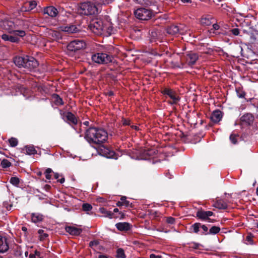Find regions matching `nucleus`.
<instances>
[{"mask_svg":"<svg viewBox=\"0 0 258 258\" xmlns=\"http://www.w3.org/2000/svg\"><path fill=\"white\" fill-rule=\"evenodd\" d=\"M85 138L90 144L100 145L107 141L108 133L104 129L91 127L87 131Z\"/></svg>","mask_w":258,"mask_h":258,"instance_id":"f257e3e1","label":"nucleus"},{"mask_svg":"<svg viewBox=\"0 0 258 258\" xmlns=\"http://www.w3.org/2000/svg\"><path fill=\"white\" fill-rule=\"evenodd\" d=\"M109 24L106 22L104 23L101 19H95L93 20L89 25L90 30L94 34L99 35L103 32H108Z\"/></svg>","mask_w":258,"mask_h":258,"instance_id":"f03ea898","label":"nucleus"},{"mask_svg":"<svg viewBox=\"0 0 258 258\" xmlns=\"http://www.w3.org/2000/svg\"><path fill=\"white\" fill-rule=\"evenodd\" d=\"M77 13L81 15H93L97 14L98 8L93 3L85 2L80 5L77 9Z\"/></svg>","mask_w":258,"mask_h":258,"instance_id":"7ed1b4c3","label":"nucleus"},{"mask_svg":"<svg viewBox=\"0 0 258 258\" xmlns=\"http://www.w3.org/2000/svg\"><path fill=\"white\" fill-rule=\"evenodd\" d=\"M0 26L9 33H14L16 36L23 37L26 35V32L24 31H18L15 29V23L14 21L6 19L2 20L0 21Z\"/></svg>","mask_w":258,"mask_h":258,"instance_id":"20e7f679","label":"nucleus"},{"mask_svg":"<svg viewBox=\"0 0 258 258\" xmlns=\"http://www.w3.org/2000/svg\"><path fill=\"white\" fill-rule=\"evenodd\" d=\"M92 60L98 64H106L112 61V56L107 53L98 52L91 56Z\"/></svg>","mask_w":258,"mask_h":258,"instance_id":"39448f33","label":"nucleus"},{"mask_svg":"<svg viewBox=\"0 0 258 258\" xmlns=\"http://www.w3.org/2000/svg\"><path fill=\"white\" fill-rule=\"evenodd\" d=\"M137 19L141 20H148L153 16V12L150 9L141 8L136 10L134 12Z\"/></svg>","mask_w":258,"mask_h":258,"instance_id":"423d86ee","label":"nucleus"},{"mask_svg":"<svg viewBox=\"0 0 258 258\" xmlns=\"http://www.w3.org/2000/svg\"><path fill=\"white\" fill-rule=\"evenodd\" d=\"M162 93L164 95L168 96L172 100L170 103L171 104H177L180 100L179 96L176 94V93L170 88H165L162 91Z\"/></svg>","mask_w":258,"mask_h":258,"instance_id":"0eeeda50","label":"nucleus"},{"mask_svg":"<svg viewBox=\"0 0 258 258\" xmlns=\"http://www.w3.org/2000/svg\"><path fill=\"white\" fill-rule=\"evenodd\" d=\"M86 44L83 40H75L68 45V49L72 51H76L85 48Z\"/></svg>","mask_w":258,"mask_h":258,"instance_id":"6e6552de","label":"nucleus"},{"mask_svg":"<svg viewBox=\"0 0 258 258\" xmlns=\"http://www.w3.org/2000/svg\"><path fill=\"white\" fill-rule=\"evenodd\" d=\"M184 57L186 64L189 66L194 65L199 59L198 54L192 51L186 52Z\"/></svg>","mask_w":258,"mask_h":258,"instance_id":"1a4fd4ad","label":"nucleus"},{"mask_svg":"<svg viewBox=\"0 0 258 258\" xmlns=\"http://www.w3.org/2000/svg\"><path fill=\"white\" fill-rule=\"evenodd\" d=\"M38 66V61L33 57L26 56V61L25 62V69L28 71L34 70Z\"/></svg>","mask_w":258,"mask_h":258,"instance_id":"9d476101","label":"nucleus"},{"mask_svg":"<svg viewBox=\"0 0 258 258\" xmlns=\"http://www.w3.org/2000/svg\"><path fill=\"white\" fill-rule=\"evenodd\" d=\"M15 29L18 31H24L29 28L30 22L27 20L17 19L14 21Z\"/></svg>","mask_w":258,"mask_h":258,"instance_id":"9b49d317","label":"nucleus"},{"mask_svg":"<svg viewBox=\"0 0 258 258\" xmlns=\"http://www.w3.org/2000/svg\"><path fill=\"white\" fill-rule=\"evenodd\" d=\"M240 122L241 124L246 126L252 125L254 120V116L250 113L244 114L240 117Z\"/></svg>","mask_w":258,"mask_h":258,"instance_id":"f8f14e48","label":"nucleus"},{"mask_svg":"<svg viewBox=\"0 0 258 258\" xmlns=\"http://www.w3.org/2000/svg\"><path fill=\"white\" fill-rule=\"evenodd\" d=\"M155 154V151L153 149H143L141 151L137 158L139 160H147L153 156Z\"/></svg>","mask_w":258,"mask_h":258,"instance_id":"ddd939ff","label":"nucleus"},{"mask_svg":"<svg viewBox=\"0 0 258 258\" xmlns=\"http://www.w3.org/2000/svg\"><path fill=\"white\" fill-rule=\"evenodd\" d=\"M182 27L183 26L181 25L180 26L172 25L167 28V32L171 35H176L177 34L183 35L184 31Z\"/></svg>","mask_w":258,"mask_h":258,"instance_id":"4468645a","label":"nucleus"},{"mask_svg":"<svg viewBox=\"0 0 258 258\" xmlns=\"http://www.w3.org/2000/svg\"><path fill=\"white\" fill-rule=\"evenodd\" d=\"M65 230L67 232L73 236H78L82 232V228L77 227L74 225L66 226L65 227Z\"/></svg>","mask_w":258,"mask_h":258,"instance_id":"2eb2a0df","label":"nucleus"},{"mask_svg":"<svg viewBox=\"0 0 258 258\" xmlns=\"http://www.w3.org/2000/svg\"><path fill=\"white\" fill-rule=\"evenodd\" d=\"M37 6V3L35 1H31L26 2L20 9L21 12H28L34 9Z\"/></svg>","mask_w":258,"mask_h":258,"instance_id":"dca6fc26","label":"nucleus"},{"mask_svg":"<svg viewBox=\"0 0 258 258\" xmlns=\"http://www.w3.org/2000/svg\"><path fill=\"white\" fill-rule=\"evenodd\" d=\"M9 249L7 238L0 235V253H5Z\"/></svg>","mask_w":258,"mask_h":258,"instance_id":"f3484780","label":"nucleus"},{"mask_svg":"<svg viewBox=\"0 0 258 258\" xmlns=\"http://www.w3.org/2000/svg\"><path fill=\"white\" fill-rule=\"evenodd\" d=\"M213 213L211 211H205L203 210L198 211L197 213V216L200 219L203 220H209V217L212 216Z\"/></svg>","mask_w":258,"mask_h":258,"instance_id":"a211bd4d","label":"nucleus"},{"mask_svg":"<svg viewBox=\"0 0 258 258\" xmlns=\"http://www.w3.org/2000/svg\"><path fill=\"white\" fill-rule=\"evenodd\" d=\"M44 14L48 15L51 17H55L58 14L57 10L53 6H49L45 8L43 10Z\"/></svg>","mask_w":258,"mask_h":258,"instance_id":"6ab92c4d","label":"nucleus"},{"mask_svg":"<svg viewBox=\"0 0 258 258\" xmlns=\"http://www.w3.org/2000/svg\"><path fill=\"white\" fill-rule=\"evenodd\" d=\"M63 119L68 121L69 123L73 124H76L78 122L76 117L71 112H68L65 114L63 116Z\"/></svg>","mask_w":258,"mask_h":258,"instance_id":"aec40b11","label":"nucleus"},{"mask_svg":"<svg viewBox=\"0 0 258 258\" xmlns=\"http://www.w3.org/2000/svg\"><path fill=\"white\" fill-rule=\"evenodd\" d=\"M222 116H223V114H222V112L220 110L217 109V110L214 111L212 112L210 118H211V120L213 122L217 123L221 120Z\"/></svg>","mask_w":258,"mask_h":258,"instance_id":"412c9836","label":"nucleus"},{"mask_svg":"<svg viewBox=\"0 0 258 258\" xmlns=\"http://www.w3.org/2000/svg\"><path fill=\"white\" fill-rule=\"evenodd\" d=\"M116 228L119 231H126L129 230L131 228V225L127 222H119L117 223L115 225Z\"/></svg>","mask_w":258,"mask_h":258,"instance_id":"4be33fe9","label":"nucleus"},{"mask_svg":"<svg viewBox=\"0 0 258 258\" xmlns=\"http://www.w3.org/2000/svg\"><path fill=\"white\" fill-rule=\"evenodd\" d=\"M15 64L19 68H25V62L26 61V56L24 57L17 56L14 60Z\"/></svg>","mask_w":258,"mask_h":258,"instance_id":"5701e85b","label":"nucleus"},{"mask_svg":"<svg viewBox=\"0 0 258 258\" xmlns=\"http://www.w3.org/2000/svg\"><path fill=\"white\" fill-rule=\"evenodd\" d=\"M61 29L62 31L68 33H76L78 31V28L76 26L73 25L62 27Z\"/></svg>","mask_w":258,"mask_h":258,"instance_id":"b1692460","label":"nucleus"},{"mask_svg":"<svg viewBox=\"0 0 258 258\" xmlns=\"http://www.w3.org/2000/svg\"><path fill=\"white\" fill-rule=\"evenodd\" d=\"M213 206L214 207L219 209H226L227 207L226 203L222 200H217Z\"/></svg>","mask_w":258,"mask_h":258,"instance_id":"393cba45","label":"nucleus"},{"mask_svg":"<svg viewBox=\"0 0 258 258\" xmlns=\"http://www.w3.org/2000/svg\"><path fill=\"white\" fill-rule=\"evenodd\" d=\"M17 36H13L4 34L2 35V38L4 41H9L11 42H18L19 39Z\"/></svg>","mask_w":258,"mask_h":258,"instance_id":"a878e982","label":"nucleus"},{"mask_svg":"<svg viewBox=\"0 0 258 258\" xmlns=\"http://www.w3.org/2000/svg\"><path fill=\"white\" fill-rule=\"evenodd\" d=\"M249 35L250 42L252 43L258 44V30H254Z\"/></svg>","mask_w":258,"mask_h":258,"instance_id":"bb28decb","label":"nucleus"},{"mask_svg":"<svg viewBox=\"0 0 258 258\" xmlns=\"http://www.w3.org/2000/svg\"><path fill=\"white\" fill-rule=\"evenodd\" d=\"M43 216L39 213H32L31 214V220L33 223H36L42 221Z\"/></svg>","mask_w":258,"mask_h":258,"instance_id":"cd10ccee","label":"nucleus"},{"mask_svg":"<svg viewBox=\"0 0 258 258\" xmlns=\"http://www.w3.org/2000/svg\"><path fill=\"white\" fill-rule=\"evenodd\" d=\"M52 100L55 105L57 106L63 104L62 99L57 94H53L52 95Z\"/></svg>","mask_w":258,"mask_h":258,"instance_id":"c85d7f7f","label":"nucleus"},{"mask_svg":"<svg viewBox=\"0 0 258 258\" xmlns=\"http://www.w3.org/2000/svg\"><path fill=\"white\" fill-rule=\"evenodd\" d=\"M99 212L101 213L104 214V216L106 217H108L110 219L113 218V213L111 211H107L104 208H100L99 209Z\"/></svg>","mask_w":258,"mask_h":258,"instance_id":"c756f323","label":"nucleus"},{"mask_svg":"<svg viewBox=\"0 0 258 258\" xmlns=\"http://www.w3.org/2000/svg\"><path fill=\"white\" fill-rule=\"evenodd\" d=\"M26 153L28 155H34L37 153V151L33 146L26 147Z\"/></svg>","mask_w":258,"mask_h":258,"instance_id":"7c9ffc66","label":"nucleus"},{"mask_svg":"<svg viewBox=\"0 0 258 258\" xmlns=\"http://www.w3.org/2000/svg\"><path fill=\"white\" fill-rule=\"evenodd\" d=\"M212 20H213L212 19H210V18H207V17L202 18L201 20V23L203 25L209 26L213 23V22L212 21Z\"/></svg>","mask_w":258,"mask_h":258,"instance_id":"2f4dec72","label":"nucleus"},{"mask_svg":"<svg viewBox=\"0 0 258 258\" xmlns=\"http://www.w3.org/2000/svg\"><path fill=\"white\" fill-rule=\"evenodd\" d=\"M201 228V224L200 223H196L191 226L190 230L195 233H198Z\"/></svg>","mask_w":258,"mask_h":258,"instance_id":"473e14b6","label":"nucleus"},{"mask_svg":"<svg viewBox=\"0 0 258 258\" xmlns=\"http://www.w3.org/2000/svg\"><path fill=\"white\" fill-rule=\"evenodd\" d=\"M220 231V228L218 226H212L209 231V234H216L218 233Z\"/></svg>","mask_w":258,"mask_h":258,"instance_id":"72a5a7b5","label":"nucleus"},{"mask_svg":"<svg viewBox=\"0 0 258 258\" xmlns=\"http://www.w3.org/2000/svg\"><path fill=\"white\" fill-rule=\"evenodd\" d=\"M38 233L39 235V239L41 241L45 239L48 236L47 233H44V230L42 229H39L38 231Z\"/></svg>","mask_w":258,"mask_h":258,"instance_id":"f704fd0d","label":"nucleus"},{"mask_svg":"<svg viewBox=\"0 0 258 258\" xmlns=\"http://www.w3.org/2000/svg\"><path fill=\"white\" fill-rule=\"evenodd\" d=\"M10 182L15 186H18L20 183V179L17 177H12L10 178Z\"/></svg>","mask_w":258,"mask_h":258,"instance_id":"c9c22d12","label":"nucleus"},{"mask_svg":"<svg viewBox=\"0 0 258 258\" xmlns=\"http://www.w3.org/2000/svg\"><path fill=\"white\" fill-rule=\"evenodd\" d=\"M1 165L4 168L10 167L12 165V163L7 159H4L1 162Z\"/></svg>","mask_w":258,"mask_h":258,"instance_id":"e433bc0d","label":"nucleus"},{"mask_svg":"<svg viewBox=\"0 0 258 258\" xmlns=\"http://www.w3.org/2000/svg\"><path fill=\"white\" fill-rule=\"evenodd\" d=\"M116 256L118 258H125L126 256L124 250L122 248H118L116 251Z\"/></svg>","mask_w":258,"mask_h":258,"instance_id":"4c0bfd02","label":"nucleus"},{"mask_svg":"<svg viewBox=\"0 0 258 258\" xmlns=\"http://www.w3.org/2000/svg\"><path fill=\"white\" fill-rule=\"evenodd\" d=\"M126 198L125 196H122L121 197L120 200L123 202V204L124 205V206L125 207H132V204L130 202V201H127Z\"/></svg>","mask_w":258,"mask_h":258,"instance_id":"58836bf2","label":"nucleus"},{"mask_svg":"<svg viewBox=\"0 0 258 258\" xmlns=\"http://www.w3.org/2000/svg\"><path fill=\"white\" fill-rule=\"evenodd\" d=\"M10 145L12 147H15L17 146L18 141L16 138H11L9 140Z\"/></svg>","mask_w":258,"mask_h":258,"instance_id":"ea45409f","label":"nucleus"},{"mask_svg":"<svg viewBox=\"0 0 258 258\" xmlns=\"http://www.w3.org/2000/svg\"><path fill=\"white\" fill-rule=\"evenodd\" d=\"M236 94L237 96L239 98H244L245 95V93L240 88H236Z\"/></svg>","mask_w":258,"mask_h":258,"instance_id":"a19ab883","label":"nucleus"},{"mask_svg":"<svg viewBox=\"0 0 258 258\" xmlns=\"http://www.w3.org/2000/svg\"><path fill=\"white\" fill-rule=\"evenodd\" d=\"M244 243L246 244H253V239H252V236L251 234L248 235L245 237V239L244 240Z\"/></svg>","mask_w":258,"mask_h":258,"instance_id":"79ce46f5","label":"nucleus"},{"mask_svg":"<svg viewBox=\"0 0 258 258\" xmlns=\"http://www.w3.org/2000/svg\"><path fill=\"white\" fill-rule=\"evenodd\" d=\"M82 209L84 211L89 212L92 209V206L89 204H83L82 205Z\"/></svg>","mask_w":258,"mask_h":258,"instance_id":"37998d69","label":"nucleus"},{"mask_svg":"<svg viewBox=\"0 0 258 258\" xmlns=\"http://www.w3.org/2000/svg\"><path fill=\"white\" fill-rule=\"evenodd\" d=\"M105 150V152H106L104 153V155L107 158H113V155H114V152L112 151H110L107 149H104Z\"/></svg>","mask_w":258,"mask_h":258,"instance_id":"c03bdc74","label":"nucleus"},{"mask_svg":"<svg viewBox=\"0 0 258 258\" xmlns=\"http://www.w3.org/2000/svg\"><path fill=\"white\" fill-rule=\"evenodd\" d=\"M52 170L50 168H47L45 170L44 174H45V177L46 179H49V180L51 179V173H52Z\"/></svg>","mask_w":258,"mask_h":258,"instance_id":"a18cd8bd","label":"nucleus"},{"mask_svg":"<svg viewBox=\"0 0 258 258\" xmlns=\"http://www.w3.org/2000/svg\"><path fill=\"white\" fill-rule=\"evenodd\" d=\"M113 0H98L97 3L98 5H108L111 3Z\"/></svg>","mask_w":258,"mask_h":258,"instance_id":"49530a36","label":"nucleus"},{"mask_svg":"<svg viewBox=\"0 0 258 258\" xmlns=\"http://www.w3.org/2000/svg\"><path fill=\"white\" fill-rule=\"evenodd\" d=\"M40 257V252L37 250H35L34 253H31L29 255V258H39Z\"/></svg>","mask_w":258,"mask_h":258,"instance_id":"de8ad7c7","label":"nucleus"},{"mask_svg":"<svg viewBox=\"0 0 258 258\" xmlns=\"http://www.w3.org/2000/svg\"><path fill=\"white\" fill-rule=\"evenodd\" d=\"M49 34L52 35L53 39H57L60 37V34L59 32L55 31H51Z\"/></svg>","mask_w":258,"mask_h":258,"instance_id":"09e8293b","label":"nucleus"},{"mask_svg":"<svg viewBox=\"0 0 258 258\" xmlns=\"http://www.w3.org/2000/svg\"><path fill=\"white\" fill-rule=\"evenodd\" d=\"M219 26L217 24H213L212 26V28L209 30L210 33H215V31L218 30L219 29Z\"/></svg>","mask_w":258,"mask_h":258,"instance_id":"8fccbe9b","label":"nucleus"},{"mask_svg":"<svg viewBox=\"0 0 258 258\" xmlns=\"http://www.w3.org/2000/svg\"><path fill=\"white\" fill-rule=\"evenodd\" d=\"M201 228L203 230V232H202V234L207 235L209 234L208 228L206 225H202L201 224Z\"/></svg>","mask_w":258,"mask_h":258,"instance_id":"3c124183","label":"nucleus"},{"mask_svg":"<svg viewBox=\"0 0 258 258\" xmlns=\"http://www.w3.org/2000/svg\"><path fill=\"white\" fill-rule=\"evenodd\" d=\"M151 36V41L153 42L156 41V37L157 36V34L155 31H152L150 34Z\"/></svg>","mask_w":258,"mask_h":258,"instance_id":"603ef678","label":"nucleus"},{"mask_svg":"<svg viewBox=\"0 0 258 258\" xmlns=\"http://www.w3.org/2000/svg\"><path fill=\"white\" fill-rule=\"evenodd\" d=\"M230 140L233 144H236L237 143L236 135H234V134H231L230 136Z\"/></svg>","mask_w":258,"mask_h":258,"instance_id":"864d4df0","label":"nucleus"},{"mask_svg":"<svg viewBox=\"0 0 258 258\" xmlns=\"http://www.w3.org/2000/svg\"><path fill=\"white\" fill-rule=\"evenodd\" d=\"M231 31L232 33L235 36H237L239 34V30L238 28L232 29Z\"/></svg>","mask_w":258,"mask_h":258,"instance_id":"5fc2aeb1","label":"nucleus"},{"mask_svg":"<svg viewBox=\"0 0 258 258\" xmlns=\"http://www.w3.org/2000/svg\"><path fill=\"white\" fill-rule=\"evenodd\" d=\"M175 219L172 217H169L166 219V222L172 224L174 223Z\"/></svg>","mask_w":258,"mask_h":258,"instance_id":"6e6d98bb","label":"nucleus"},{"mask_svg":"<svg viewBox=\"0 0 258 258\" xmlns=\"http://www.w3.org/2000/svg\"><path fill=\"white\" fill-rule=\"evenodd\" d=\"M200 244L197 243H193L191 244L190 247L194 249H198L199 248Z\"/></svg>","mask_w":258,"mask_h":258,"instance_id":"4d7b16f0","label":"nucleus"},{"mask_svg":"<svg viewBox=\"0 0 258 258\" xmlns=\"http://www.w3.org/2000/svg\"><path fill=\"white\" fill-rule=\"evenodd\" d=\"M122 124L124 125H130V120L123 119L122 120Z\"/></svg>","mask_w":258,"mask_h":258,"instance_id":"13d9d810","label":"nucleus"},{"mask_svg":"<svg viewBox=\"0 0 258 258\" xmlns=\"http://www.w3.org/2000/svg\"><path fill=\"white\" fill-rule=\"evenodd\" d=\"M150 258H161V256L152 253L150 254Z\"/></svg>","mask_w":258,"mask_h":258,"instance_id":"bf43d9fd","label":"nucleus"},{"mask_svg":"<svg viewBox=\"0 0 258 258\" xmlns=\"http://www.w3.org/2000/svg\"><path fill=\"white\" fill-rule=\"evenodd\" d=\"M116 205L118 207L124 206L123 202L122 201H118L116 203Z\"/></svg>","mask_w":258,"mask_h":258,"instance_id":"052dcab7","label":"nucleus"},{"mask_svg":"<svg viewBox=\"0 0 258 258\" xmlns=\"http://www.w3.org/2000/svg\"><path fill=\"white\" fill-rule=\"evenodd\" d=\"M5 206H6L7 209L9 211L11 210L12 207V205L11 204L6 206V204H5Z\"/></svg>","mask_w":258,"mask_h":258,"instance_id":"680f3d73","label":"nucleus"},{"mask_svg":"<svg viewBox=\"0 0 258 258\" xmlns=\"http://www.w3.org/2000/svg\"><path fill=\"white\" fill-rule=\"evenodd\" d=\"M131 127L132 129H134L135 130H136V131L139 130V127L138 126L133 125H131Z\"/></svg>","mask_w":258,"mask_h":258,"instance_id":"e2e57ef3","label":"nucleus"},{"mask_svg":"<svg viewBox=\"0 0 258 258\" xmlns=\"http://www.w3.org/2000/svg\"><path fill=\"white\" fill-rule=\"evenodd\" d=\"M58 181L60 183H63L64 181H65V179L63 177H61L60 179H58Z\"/></svg>","mask_w":258,"mask_h":258,"instance_id":"0e129e2a","label":"nucleus"},{"mask_svg":"<svg viewBox=\"0 0 258 258\" xmlns=\"http://www.w3.org/2000/svg\"><path fill=\"white\" fill-rule=\"evenodd\" d=\"M183 3H191V0H180Z\"/></svg>","mask_w":258,"mask_h":258,"instance_id":"69168bd1","label":"nucleus"},{"mask_svg":"<svg viewBox=\"0 0 258 258\" xmlns=\"http://www.w3.org/2000/svg\"><path fill=\"white\" fill-rule=\"evenodd\" d=\"M54 175V178L56 179H58V178L60 176V175L57 173H55Z\"/></svg>","mask_w":258,"mask_h":258,"instance_id":"338daca9","label":"nucleus"},{"mask_svg":"<svg viewBox=\"0 0 258 258\" xmlns=\"http://www.w3.org/2000/svg\"><path fill=\"white\" fill-rule=\"evenodd\" d=\"M98 258H108V257L105 255L100 254L99 255Z\"/></svg>","mask_w":258,"mask_h":258,"instance_id":"774afa93","label":"nucleus"}]
</instances>
